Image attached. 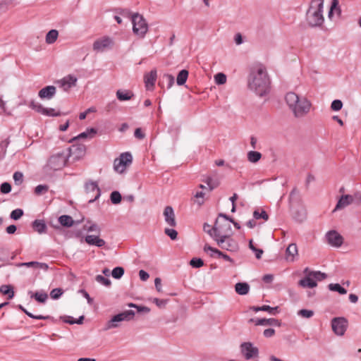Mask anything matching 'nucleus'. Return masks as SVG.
Instances as JSON below:
<instances>
[{"label": "nucleus", "instance_id": "obj_1", "mask_svg": "<svg viewBox=\"0 0 361 361\" xmlns=\"http://www.w3.org/2000/svg\"><path fill=\"white\" fill-rule=\"evenodd\" d=\"M247 87L259 97H263L269 92L270 79L264 66L259 63L251 67L247 78Z\"/></svg>", "mask_w": 361, "mask_h": 361}, {"label": "nucleus", "instance_id": "obj_2", "mask_svg": "<svg viewBox=\"0 0 361 361\" xmlns=\"http://www.w3.org/2000/svg\"><path fill=\"white\" fill-rule=\"evenodd\" d=\"M285 100L296 118H302L307 115L312 106L311 102L306 97H300L293 92L286 94Z\"/></svg>", "mask_w": 361, "mask_h": 361}, {"label": "nucleus", "instance_id": "obj_3", "mask_svg": "<svg viewBox=\"0 0 361 361\" xmlns=\"http://www.w3.org/2000/svg\"><path fill=\"white\" fill-rule=\"evenodd\" d=\"M324 0H312L307 11V20L311 27H319L324 20L323 16Z\"/></svg>", "mask_w": 361, "mask_h": 361}, {"label": "nucleus", "instance_id": "obj_4", "mask_svg": "<svg viewBox=\"0 0 361 361\" xmlns=\"http://www.w3.org/2000/svg\"><path fill=\"white\" fill-rule=\"evenodd\" d=\"M207 228H209V225L205 223L203 226L204 231L207 233L214 240L226 238L233 235L231 225L226 221L221 223L219 219L216 220L212 229L207 230Z\"/></svg>", "mask_w": 361, "mask_h": 361}, {"label": "nucleus", "instance_id": "obj_5", "mask_svg": "<svg viewBox=\"0 0 361 361\" xmlns=\"http://www.w3.org/2000/svg\"><path fill=\"white\" fill-rule=\"evenodd\" d=\"M67 158L68 154L63 152L51 156L44 166V173L51 174L53 171L61 170L66 165Z\"/></svg>", "mask_w": 361, "mask_h": 361}, {"label": "nucleus", "instance_id": "obj_6", "mask_svg": "<svg viewBox=\"0 0 361 361\" xmlns=\"http://www.w3.org/2000/svg\"><path fill=\"white\" fill-rule=\"evenodd\" d=\"M135 312L133 310H126L119 314L114 315L110 320H109L105 326L104 327V331L109 330L111 329L117 328L119 326V322H129L133 319L135 317Z\"/></svg>", "mask_w": 361, "mask_h": 361}, {"label": "nucleus", "instance_id": "obj_7", "mask_svg": "<svg viewBox=\"0 0 361 361\" xmlns=\"http://www.w3.org/2000/svg\"><path fill=\"white\" fill-rule=\"evenodd\" d=\"M133 31L136 35L143 37L148 30V25L143 16L135 13L132 16Z\"/></svg>", "mask_w": 361, "mask_h": 361}, {"label": "nucleus", "instance_id": "obj_8", "mask_svg": "<svg viewBox=\"0 0 361 361\" xmlns=\"http://www.w3.org/2000/svg\"><path fill=\"white\" fill-rule=\"evenodd\" d=\"M240 353L246 360L259 357V349L251 342H244L240 345Z\"/></svg>", "mask_w": 361, "mask_h": 361}, {"label": "nucleus", "instance_id": "obj_9", "mask_svg": "<svg viewBox=\"0 0 361 361\" xmlns=\"http://www.w3.org/2000/svg\"><path fill=\"white\" fill-rule=\"evenodd\" d=\"M29 107L37 113L47 116H60L63 114L59 111H56V110L53 108H45L41 104L37 103L34 100L30 101Z\"/></svg>", "mask_w": 361, "mask_h": 361}, {"label": "nucleus", "instance_id": "obj_10", "mask_svg": "<svg viewBox=\"0 0 361 361\" xmlns=\"http://www.w3.org/2000/svg\"><path fill=\"white\" fill-rule=\"evenodd\" d=\"M333 331L338 336H343L348 327V320L345 317H335L331 320Z\"/></svg>", "mask_w": 361, "mask_h": 361}, {"label": "nucleus", "instance_id": "obj_11", "mask_svg": "<svg viewBox=\"0 0 361 361\" xmlns=\"http://www.w3.org/2000/svg\"><path fill=\"white\" fill-rule=\"evenodd\" d=\"M325 237L327 243L332 247H340L343 243V237L335 230L328 231Z\"/></svg>", "mask_w": 361, "mask_h": 361}, {"label": "nucleus", "instance_id": "obj_12", "mask_svg": "<svg viewBox=\"0 0 361 361\" xmlns=\"http://www.w3.org/2000/svg\"><path fill=\"white\" fill-rule=\"evenodd\" d=\"M214 240L221 248L228 251H235L238 247L236 242L231 237L226 238H218L217 240Z\"/></svg>", "mask_w": 361, "mask_h": 361}, {"label": "nucleus", "instance_id": "obj_13", "mask_svg": "<svg viewBox=\"0 0 361 361\" xmlns=\"http://www.w3.org/2000/svg\"><path fill=\"white\" fill-rule=\"evenodd\" d=\"M78 79L73 75H68L58 81L60 87L66 92H68L71 88L76 86Z\"/></svg>", "mask_w": 361, "mask_h": 361}, {"label": "nucleus", "instance_id": "obj_14", "mask_svg": "<svg viewBox=\"0 0 361 361\" xmlns=\"http://www.w3.org/2000/svg\"><path fill=\"white\" fill-rule=\"evenodd\" d=\"M249 322H255L257 326H281V322L274 318L250 319Z\"/></svg>", "mask_w": 361, "mask_h": 361}, {"label": "nucleus", "instance_id": "obj_15", "mask_svg": "<svg viewBox=\"0 0 361 361\" xmlns=\"http://www.w3.org/2000/svg\"><path fill=\"white\" fill-rule=\"evenodd\" d=\"M85 153V146L84 145H73L68 148V157H73V159H78L82 157Z\"/></svg>", "mask_w": 361, "mask_h": 361}, {"label": "nucleus", "instance_id": "obj_16", "mask_svg": "<svg viewBox=\"0 0 361 361\" xmlns=\"http://www.w3.org/2000/svg\"><path fill=\"white\" fill-rule=\"evenodd\" d=\"M85 190L87 194L91 193V192H96L94 197L93 199H90L89 200L90 203L94 202L101 195V190L96 182H94V181L87 182L85 185Z\"/></svg>", "mask_w": 361, "mask_h": 361}, {"label": "nucleus", "instance_id": "obj_17", "mask_svg": "<svg viewBox=\"0 0 361 361\" xmlns=\"http://www.w3.org/2000/svg\"><path fill=\"white\" fill-rule=\"evenodd\" d=\"M204 251L206 252H210V257H214V255H217L218 257H222L226 261L230 262L231 263L233 262V259H231L228 255L222 252L221 251L219 250L216 248H214L212 246L209 245L208 244H206L204 246Z\"/></svg>", "mask_w": 361, "mask_h": 361}, {"label": "nucleus", "instance_id": "obj_18", "mask_svg": "<svg viewBox=\"0 0 361 361\" xmlns=\"http://www.w3.org/2000/svg\"><path fill=\"white\" fill-rule=\"evenodd\" d=\"M56 92L55 86L49 85L41 89L38 92V96L42 99H51Z\"/></svg>", "mask_w": 361, "mask_h": 361}, {"label": "nucleus", "instance_id": "obj_19", "mask_svg": "<svg viewBox=\"0 0 361 361\" xmlns=\"http://www.w3.org/2000/svg\"><path fill=\"white\" fill-rule=\"evenodd\" d=\"M164 220L168 225L171 227H175L176 226L174 211L171 206H167L165 207L164 211Z\"/></svg>", "mask_w": 361, "mask_h": 361}, {"label": "nucleus", "instance_id": "obj_20", "mask_svg": "<svg viewBox=\"0 0 361 361\" xmlns=\"http://www.w3.org/2000/svg\"><path fill=\"white\" fill-rule=\"evenodd\" d=\"M353 201V197L352 195H342L340 199L338 200L334 209L333 210V212H335L338 210H341L345 207L350 205Z\"/></svg>", "mask_w": 361, "mask_h": 361}, {"label": "nucleus", "instance_id": "obj_21", "mask_svg": "<svg viewBox=\"0 0 361 361\" xmlns=\"http://www.w3.org/2000/svg\"><path fill=\"white\" fill-rule=\"evenodd\" d=\"M85 241L90 245H94L98 247H102L105 245L104 240L100 238L98 235H88L85 238Z\"/></svg>", "mask_w": 361, "mask_h": 361}, {"label": "nucleus", "instance_id": "obj_22", "mask_svg": "<svg viewBox=\"0 0 361 361\" xmlns=\"http://www.w3.org/2000/svg\"><path fill=\"white\" fill-rule=\"evenodd\" d=\"M157 71L152 70L149 73L145 75L144 80L147 89L152 88L154 86L157 80Z\"/></svg>", "mask_w": 361, "mask_h": 361}, {"label": "nucleus", "instance_id": "obj_23", "mask_svg": "<svg viewBox=\"0 0 361 361\" xmlns=\"http://www.w3.org/2000/svg\"><path fill=\"white\" fill-rule=\"evenodd\" d=\"M111 43L112 40L109 37H104L94 42L93 49L95 51H103L104 49L108 47Z\"/></svg>", "mask_w": 361, "mask_h": 361}, {"label": "nucleus", "instance_id": "obj_24", "mask_svg": "<svg viewBox=\"0 0 361 361\" xmlns=\"http://www.w3.org/2000/svg\"><path fill=\"white\" fill-rule=\"evenodd\" d=\"M18 267H32L34 269H42L44 270H47L49 269V266L46 263L39 262H22L17 264Z\"/></svg>", "mask_w": 361, "mask_h": 361}, {"label": "nucleus", "instance_id": "obj_25", "mask_svg": "<svg viewBox=\"0 0 361 361\" xmlns=\"http://www.w3.org/2000/svg\"><path fill=\"white\" fill-rule=\"evenodd\" d=\"M97 133V130L94 128H87L85 132L73 137L70 142H73L79 139L92 138Z\"/></svg>", "mask_w": 361, "mask_h": 361}, {"label": "nucleus", "instance_id": "obj_26", "mask_svg": "<svg viewBox=\"0 0 361 361\" xmlns=\"http://www.w3.org/2000/svg\"><path fill=\"white\" fill-rule=\"evenodd\" d=\"M298 255V247L296 244H290L286 250V258L288 261L293 262L295 257Z\"/></svg>", "mask_w": 361, "mask_h": 361}, {"label": "nucleus", "instance_id": "obj_27", "mask_svg": "<svg viewBox=\"0 0 361 361\" xmlns=\"http://www.w3.org/2000/svg\"><path fill=\"white\" fill-rule=\"evenodd\" d=\"M134 97V94L130 90H118L116 91V97L121 101H128Z\"/></svg>", "mask_w": 361, "mask_h": 361}, {"label": "nucleus", "instance_id": "obj_28", "mask_svg": "<svg viewBox=\"0 0 361 361\" xmlns=\"http://www.w3.org/2000/svg\"><path fill=\"white\" fill-rule=\"evenodd\" d=\"M32 228L39 234L47 231V226L44 220L36 219L32 223Z\"/></svg>", "mask_w": 361, "mask_h": 361}, {"label": "nucleus", "instance_id": "obj_29", "mask_svg": "<svg viewBox=\"0 0 361 361\" xmlns=\"http://www.w3.org/2000/svg\"><path fill=\"white\" fill-rule=\"evenodd\" d=\"M299 285L304 288H314L317 286V282L313 280L310 274L308 276H305L304 279L299 281Z\"/></svg>", "mask_w": 361, "mask_h": 361}, {"label": "nucleus", "instance_id": "obj_30", "mask_svg": "<svg viewBox=\"0 0 361 361\" xmlns=\"http://www.w3.org/2000/svg\"><path fill=\"white\" fill-rule=\"evenodd\" d=\"M252 310L255 312L265 311L268 312L270 314L276 315L279 312V307L278 306L272 307L269 305H262L261 307H252Z\"/></svg>", "mask_w": 361, "mask_h": 361}, {"label": "nucleus", "instance_id": "obj_31", "mask_svg": "<svg viewBox=\"0 0 361 361\" xmlns=\"http://www.w3.org/2000/svg\"><path fill=\"white\" fill-rule=\"evenodd\" d=\"M250 290V286L245 282H239L235 285V292L241 295H246Z\"/></svg>", "mask_w": 361, "mask_h": 361}, {"label": "nucleus", "instance_id": "obj_32", "mask_svg": "<svg viewBox=\"0 0 361 361\" xmlns=\"http://www.w3.org/2000/svg\"><path fill=\"white\" fill-rule=\"evenodd\" d=\"M29 294L30 295L31 298H35L40 303H44L48 298V295L44 291H37L35 293L32 291H29Z\"/></svg>", "mask_w": 361, "mask_h": 361}, {"label": "nucleus", "instance_id": "obj_33", "mask_svg": "<svg viewBox=\"0 0 361 361\" xmlns=\"http://www.w3.org/2000/svg\"><path fill=\"white\" fill-rule=\"evenodd\" d=\"M0 292L3 295H7L9 300L12 299L15 295L13 287L11 285H1L0 286Z\"/></svg>", "mask_w": 361, "mask_h": 361}, {"label": "nucleus", "instance_id": "obj_34", "mask_svg": "<svg viewBox=\"0 0 361 361\" xmlns=\"http://www.w3.org/2000/svg\"><path fill=\"white\" fill-rule=\"evenodd\" d=\"M59 222L61 226L65 227H71L74 224L73 218L71 216L66 214L59 216Z\"/></svg>", "mask_w": 361, "mask_h": 361}, {"label": "nucleus", "instance_id": "obj_35", "mask_svg": "<svg viewBox=\"0 0 361 361\" xmlns=\"http://www.w3.org/2000/svg\"><path fill=\"white\" fill-rule=\"evenodd\" d=\"M59 36V32L56 30H51L46 35V42L49 44L54 43Z\"/></svg>", "mask_w": 361, "mask_h": 361}, {"label": "nucleus", "instance_id": "obj_36", "mask_svg": "<svg viewBox=\"0 0 361 361\" xmlns=\"http://www.w3.org/2000/svg\"><path fill=\"white\" fill-rule=\"evenodd\" d=\"M18 308L23 311L26 315H27L29 317L35 319H42L46 320L50 318L49 316H43V315H35L32 314L31 312H28L23 305H18Z\"/></svg>", "mask_w": 361, "mask_h": 361}, {"label": "nucleus", "instance_id": "obj_37", "mask_svg": "<svg viewBox=\"0 0 361 361\" xmlns=\"http://www.w3.org/2000/svg\"><path fill=\"white\" fill-rule=\"evenodd\" d=\"M188 77V71L185 69L181 70L176 78V82L178 85H183L185 83Z\"/></svg>", "mask_w": 361, "mask_h": 361}, {"label": "nucleus", "instance_id": "obj_38", "mask_svg": "<svg viewBox=\"0 0 361 361\" xmlns=\"http://www.w3.org/2000/svg\"><path fill=\"white\" fill-rule=\"evenodd\" d=\"M262 157V154L257 151H250L247 153V159L251 163H257Z\"/></svg>", "mask_w": 361, "mask_h": 361}, {"label": "nucleus", "instance_id": "obj_39", "mask_svg": "<svg viewBox=\"0 0 361 361\" xmlns=\"http://www.w3.org/2000/svg\"><path fill=\"white\" fill-rule=\"evenodd\" d=\"M119 158L116 159L114 161V169L118 173H123L126 170V164H124Z\"/></svg>", "mask_w": 361, "mask_h": 361}, {"label": "nucleus", "instance_id": "obj_40", "mask_svg": "<svg viewBox=\"0 0 361 361\" xmlns=\"http://www.w3.org/2000/svg\"><path fill=\"white\" fill-rule=\"evenodd\" d=\"M328 288L331 291H336L339 293L341 295H345L347 293L346 289H345L343 287H342L338 283H330L328 286Z\"/></svg>", "mask_w": 361, "mask_h": 361}, {"label": "nucleus", "instance_id": "obj_41", "mask_svg": "<svg viewBox=\"0 0 361 361\" xmlns=\"http://www.w3.org/2000/svg\"><path fill=\"white\" fill-rule=\"evenodd\" d=\"M293 219L299 223L303 222L306 219V212L304 209L298 210L293 214Z\"/></svg>", "mask_w": 361, "mask_h": 361}, {"label": "nucleus", "instance_id": "obj_42", "mask_svg": "<svg viewBox=\"0 0 361 361\" xmlns=\"http://www.w3.org/2000/svg\"><path fill=\"white\" fill-rule=\"evenodd\" d=\"M110 200L112 204H118L121 202L122 196L118 191H113L110 195Z\"/></svg>", "mask_w": 361, "mask_h": 361}, {"label": "nucleus", "instance_id": "obj_43", "mask_svg": "<svg viewBox=\"0 0 361 361\" xmlns=\"http://www.w3.org/2000/svg\"><path fill=\"white\" fill-rule=\"evenodd\" d=\"M316 282L317 281H321L325 279L327 277V275L325 273H322L319 271H314L310 273Z\"/></svg>", "mask_w": 361, "mask_h": 361}, {"label": "nucleus", "instance_id": "obj_44", "mask_svg": "<svg viewBox=\"0 0 361 361\" xmlns=\"http://www.w3.org/2000/svg\"><path fill=\"white\" fill-rule=\"evenodd\" d=\"M119 159L123 161L122 162L126 164V166L130 164L133 161L132 154L130 152H124L120 155Z\"/></svg>", "mask_w": 361, "mask_h": 361}, {"label": "nucleus", "instance_id": "obj_45", "mask_svg": "<svg viewBox=\"0 0 361 361\" xmlns=\"http://www.w3.org/2000/svg\"><path fill=\"white\" fill-rule=\"evenodd\" d=\"M124 272L125 271L123 267H116L112 270L111 275L114 279H119L123 276Z\"/></svg>", "mask_w": 361, "mask_h": 361}, {"label": "nucleus", "instance_id": "obj_46", "mask_svg": "<svg viewBox=\"0 0 361 361\" xmlns=\"http://www.w3.org/2000/svg\"><path fill=\"white\" fill-rule=\"evenodd\" d=\"M253 217L255 219H263L265 221L269 219V215L264 210H262L261 212H259L258 210L254 211Z\"/></svg>", "mask_w": 361, "mask_h": 361}, {"label": "nucleus", "instance_id": "obj_47", "mask_svg": "<svg viewBox=\"0 0 361 361\" xmlns=\"http://www.w3.org/2000/svg\"><path fill=\"white\" fill-rule=\"evenodd\" d=\"M214 80L217 85H224L226 82V76L223 73H219L215 75Z\"/></svg>", "mask_w": 361, "mask_h": 361}, {"label": "nucleus", "instance_id": "obj_48", "mask_svg": "<svg viewBox=\"0 0 361 361\" xmlns=\"http://www.w3.org/2000/svg\"><path fill=\"white\" fill-rule=\"evenodd\" d=\"M23 215V211L21 209H16L13 210L10 214L11 219L18 220Z\"/></svg>", "mask_w": 361, "mask_h": 361}, {"label": "nucleus", "instance_id": "obj_49", "mask_svg": "<svg viewBox=\"0 0 361 361\" xmlns=\"http://www.w3.org/2000/svg\"><path fill=\"white\" fill-rule=\"evenodd\" d=\"M96 281L102 284H103L105 286H111V281L102 275H97L95 278Z\"/></svg>", "mask_w": 361, "mask_h": 361}, {"label": "nucleus", "instance_id": "obj_50", "mask_svg": "<svg viewBox=\"0 0 361 361\" xmlns=\"http://www.w3.org/2000/svg\"><path fill=\"white\" fill-rule=\"evenodd\" d=\"M190 264L194 268H200L204 265V262L200 258H192L190 262Z\"/></svg>", "mask_w": 361, "mask_h": 361}, {"label": "nucleus", "instance_id": "obj_51", "mask_svg": "<svg viewBox=\"0 0 361 361\" xmlns=\"http://www.w3.org/2000/svg\"><path fill=\"white\" fill-rule=\"evenodd\" d=\"M49 190V187L47 185H39L35 188V193L37 195H42Z\"/></svg>", "mask_w": 361, "mask_h": 361}, {"label": "nucleus", "instance_id": "obj_52", "mask_svg": "<svg viewBox=\"0 0 361 361\" xmlns=\"http://www.w3.org/2000/svg\"><path fill=\"white\" fill-rule=\"evenodd\" d=\"M298 314L302 317L310 318L314 315V312L312 310L302 309L299 310Z\"/></svg>", "mask_w": 361, "mask_h": 361}, {"label": "nucleus", "instance_id": "obj_53", "mask_svg": "<svg viewBox=\"0 0 361 361\" xmlns=\"http://www.w3.org/2000/svg\"><path fill=\"white\" fill-rule=\"evenodd\" d=\"M343 107V103L339 99H335L332 102L331 104V108L332 110L338 111L341 110Z\"/></svg>", "mask_w": 361, "mask_h": 361}, {"label": "nucleus", "instance_id": "obj_54", "mask_svg": "<svg viewBox=\"0 0 361 361\" xmlns=\"http://www.w3.org/2000/svg\"><path fill=\"white\" fill-rule=\"evenodd\" d=\"M13 177L16 185H20L23 181V174L20 171L15 172Z\"/></svg>", "mask_w": 361, "mask_h": 361}, {"label": "nucleus", "instance_id": "obj_55", "mask_svg": "<svg viewBox=\"0 0 361 361\" xmlns=\"http://www.w3.org/2000/svg\"><path fill=\"white\" fill-rule=\"evenodd\" d=\"M169 300L166 299H159V298H154L153 302L156 304V305L159 308H164L166 305Z\"/></svg>", "mask_w": 361, "mask_h": 361}, {"label": "nucleus", "instance_id": "obj_56", "mask_svg": "<svg viewBox=\"0 0 361 361\" xmlns=\"http://www.w3.org/2000/svg\"><path fill=\"white\" fill-rule=\"evenodd\" d=\"M11 190V185L10 183L5 182L3 183L0 186V191L3 194L9 193Z\"/></svg>", "mask_w": 361, "mask_h": 361}, {"label": "nucleus", "instance_id": "obj_57", "mask_svg": "<svg viewBox=\"0 0 361 361\" xmlns=\"http://www.w3.org/2000/svg\"><path fill=\"white\" fill-rule=\"evenodd\" d=\"M164 233L171 239L176 240L177 238L178 232L173 228H165Z\"/></svg>", "mask_w": 361, "mask_h": 361}, {"label": "nucleus", "instance_id": "obj_58", "mask_svg": "<svg viewBox=\"0 0 361 361\" xmlns=\"http://www.w3.org/2000/svg\"><path fill=\"white\" fill-rule=\"evenodd\" d=\"M63 294V290L61 288H57L53 289L50 293V296L53 299H58Z\"/></svg>", "mask_w": 361, "mask_h": 361}, {"label": "nucleus", "instance_id": "obj_59", "mask_svg": "<svg viewBox=\"0 0 361 361\" xmlns=\"http://www.w3.org/2000/svg\"><path fill=\"white\" fill-rule=\"evenodd\" d=\"M85 228L88 231V232H96L98 234L100 233L101 232V228H99V226L96 224H92L89 227L86 228V226H85Z\"/></svg>", "mask_w": 361, "mask_h": 361}, {"label": "nucleus", "instance_id": "obj_60", "mask_svg": "<svg viewBox=\"0 0 361 361\" xmlns=\"http://www.w3.org/2000/svg\"><path fill=\"white\" fill-rule=\"evenodd\" d=\"M163 78L168 83V88H170L174 83L173 76L170 74H165Z\"/></svg>", "mask_w": 361, "mask_h": 361}, {"label": "nucleus", "instance_id": "obj_61", "mask_svg": "<svg viewBox=\"0 0 361 361\" xmlns=\"http://www.w3.org/2000/svg\"><path fill=\"white\" fill-rule=\"evenodd\" d=\"M78 293H81L87 299L88 304H90V305L92 304L93 299L90 296V295L85 290L80 289V290H79Z\"/></svg>", "mask_w": 361, "mask_h": 361}, {"label": "nucleus", "instance_id": "obj_62", "mask_svg": "<svg viewBox=\"0 0 361 361\" xmlns=\"http://www.w3.org/2000/svg\"><path fill=\"white\" fill-rule=\"evenodd\" d=\"M337 4H338V0H332L331 1L330 10L328 13V16L329 18H331L333 13L334 12L335 8L337 6Z\"/></svg>", "mask_w": 361, "mask_h": 361}, {"label": "nucleus", "instance_id": "obj_63", "mask_svg": "<svg viewBox=\"0 0 361 361\" xmlns=\"http://www.w3.org/2000/svg\"><path fill=\"white\" fill-rule=\"evenodd\" d=\"M274 334H275V330L274 329H271V328L267 329L263 332V335L266 338H271Z\"/></svg>", "mask_w": 361, "mask_h": 361}, {"label": "nucleus", "instance_id": "obj_64", "mask_svg": "<svg viewBox=\"0 0 361 361\" xmlns=\"http://www.w3.org/2000/svg\"><path fill=\"white\" fill-rule=\"evenodd\" d=\"M139 276H140V280L145 281L149 279V275L147 271H145L144 270H140L139 271Z\"/></svg>", "mask_w": 361, "mask_h": 361}]
</instances>
